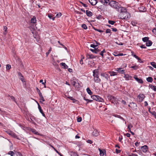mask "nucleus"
Returning a JSON list of instances; mask_svg holds the SVG:
<instances>
[{"mask_svg":"<svg viewBox=\"0 0 156 156\" xmlns=\"http://www.w3.org/2000/svg\"><path fill=\"white\" fill-rule=\"evenodd\" d=\"M115 151L116 153L118 154L121 152V150H118L117 149H115Z\"/></svg>","mask_w":156,"mask_h":156,"instance_id":"nucleus-61","label":"nucleus"},{"mask_svg":"<svg viewBox=\"0 0 156 156\" xmlns=\"http://www.w3.org/2000/svg\"><path fill=\"white\" fill-rule=\"evenodd\" d=\"M19 79L21 80V81L23 82H25L23 76H21L19 77Z\"/></svg>","mask_w":156,"mask_h":156,"instance_id":"nucleus-49","label":"nucleus"},{"mask_svg":"<svg viewBox=\"0 0 156 156\" xmlns=\"http://www.w3.org/2000/svg\"><path fill=\"white\" fill-rule=\"evenodd\" d=\"M83 99L84 100L87 101V104H88L89 102H92L93 101V100H89L88 99H86L85 97Z\"/></svg>","mask_w":156,"mask_h":156,"instance_id":"nucleus-36","label":"nucleus"},{"mask_svg":"<svg viewBox=\"0 0 156 156\" xmlns=\"http://www.w3.org/2000/svg\"><path fill=\"white\" fill-rule=\"evenodd\" d=\"M101 76L105 77L107 80H108L109 78V76L106 73H101Z\"/></svg>","mask_w":156,"mask_h":156,"instance_id":"nucleus-11","label":"nucleus"},{"mask_svg":"<svg viewBox=\"0 0 156 156\" xmlns=\"http://www.w3.org/2000/svg\"><path fill=\"white\" fill-rule=\"evenodd\" d=\"M134 78L135 79V80L138 82L139 83H143V80L141 79H139L136 76H135Z\"/></svg>","mask_w":156,"mask_h":156,"instance_id":"nucleus-15","label":"nucleus"},{"mask_svg":"<svg viewBox=\"0 0 156 156\" xmlns=\"http://www.w3.org/2000/svg\"><path fill=\"white\" fill-rule=\"evenodd\" d=\"M113 55L115 56H123L124 55V54L123 53H121L117 55H115V54H113Z\"/></svg>","mask_w":156,"mask_h":156,"instance_id":"nucleus-51","label":"nucleus"},{"mask_svg":"<svg viewBox=\"0 0 156 156\" xmlns=\"http://www.w3.org/2000/svg\"><path fill=\"white\" fill-rule=\"evenodd\" d=\"M100 2L105 5H109V3L110 2L109 0H100Z\"/></svg>","mask_w":156,"mask_h":156,"instance_id":"nucleus-12","label":"nucleus"},{"mask_svg":"<svg viewBox=\"0 0 156 156\" xmlns=\"http://www.w3.org/2000/svg\"><path fill=\"white\" fill-rule=\"evenodd\" d=\"M146 80L149 82H151L153 81V78L151 77H148L147 78Z\"/></svg>","mask_w":156,"mask_h":156,"instance_id":"nucleus-31","label":"nucleus"},{"mask_svg":"<svg viewBox=\"0 0 156 156\" xmlns=\"http://www.w3.org/2000/svg\"><path fill=\"white\" fill-rule=\"evenodd\" d=\"M116 71L120 73H124L125 70L123 69V68H117Z\"/></svg>","mask_w":156,"mask_h":156,"instance_id":"nucleus-14","label":"nucleus"},{"mask_svg":"<svg viewBox=\"0 0 156 156\" xmlns=\"http://www.w3.org/2000/svg\"><path fill=\"white\" fill-rule=\"evenodd\" d=\"M7 29V28L6 26H4L3 30L4 31V32H3V34L5 35L6 34Z\"/></svg>","mask_w":156,"mask_h":156,"instance_id":"nucleus-38","label":"nucleus"},{"mask_svg":"<svg viewBox=\"0 0 156 156\" xmlns=\"http://www.w3.org/2000/svg\"><path fill=\"white\" fill-rule=\"evenodd\" d=\"M92 134L94 136H97L99 135V132L96 129H95L93 132Z\"/></svg>","mask_w":156,"mask_h":156,"instance_id":"nucleus-22","label":"nucleus"},{"mask_svg":"<svg viewBox=\"0 0 156 156\" xmlns=\"http://www.w3.org/2000/svg\"><path fill=\"white\" fill-rule=\"evenodd\" d=\"M149 87L154 91H156V86L152 84L149 85Z\"/></svg>","mask_w":156,"mask_h":156,"instance_id":"nucleus-24","label":"nucleus"},{"mask_svg":"<svg viewBox=\"0 0 156 156\" xmlns=\"http://www.w3.org/2000/svg\"><path fill=\"white\" fill-rule=\"evenodd\" d=\"M97 46L98 45H94V44H91L90 45V47L93 48L95 49H96Z\"/></svg>","mask_w":156,"mask_h":156,"instance_id":"nucleus-50","label":"nucleus"},{"mask_svg":"<svg viewBox=\"0 0 156 156\" xmlns=\"http://www.w3.org/2000/svg\"><path fill=\"white\" fill-rule=\"evenodd\" d=\"M40 99L41 100V101H42V102H44L45 101V100H44L43 96H41V97H40Z\"/></svg>","mask_w":156,"mask_h":156,"instance_id":"nucleus-53","label":"nucleus"},{"mask_svg":"<svg viewBox=\"0 0 156 156\" xmlns=\"http://www.w3.org/2000/svg\"><path fill=\"white\" fill-rule=\"evenodd\" d=\"M69 153L71 156H79L77 152L71 151L69 152Z\"/></svg>","mask_w":156,"mask_h":156,"instance_id":"nucleus-13","label":"nucleus"},{"mask_svg":"<svg viewBox=\"0 0 156 156\" xmlns=\"http://www.w3.org/2000/svg\"><path fill=\"white\" fill-rule=\"evenodd\" d=\"M94 30H96V31H97L99 32H101H101H103V31H102V30H100V29H94Z\"/></svg>","mask_w":156,"mask_h":156,"instance_id":"nucleus-59","label":"nucleus"},{"mask_svg":"<svg viewBox=\"0 0 156 156\" xmlns=\"http://www.w3.org/2000/svg\"><path fill=\"white\" fill-rule=\"evenodd\" d=\"M69 98L73 101V102H74V103H75L76 101H77V100H76L74 98H73L72 97H70Z\"/></svg>","mask_w":156,"mask_h":156,"instance_id":"nucleus-56","label":"nucleus"},{"mask_svg":"<svg viewBox=\"0 0 156 156\" xmlns=\"http://www.w3.org/2000/svg\"><path fill=\"white\" fill-rule=\"evenodd\" d=\"M131 53H132V55L135 58H136L137 59L139 57L137 56L135 54H133V52H132Z\"/></svg>","mask_w":156,"mask_h":156,"instance_id":"nucleus-58","label":"nucleus"},{"mask_svg":"<svg viewBox=\"0 0 156 156\" xmlns=\"http://www.w3.org/2000/svg\"><path fill=\"white\" fill-rule=\"evenodd\" d=\"M87 93L90 95H91L92 94V92H91V90H90L89 88L88 87L87 88Z\"/></svg>","mask_w":156,"mask_h":156,"instance_id":"nucleus-32","label":"nucleus"},{"mask_svg":"<svg viewBox=\"0 0 156 156\" xmlns=\"http://www.w3.org/2000/svg\"><path fill=\"white\" fill-rule=\"evenodd\" d=\"M43 80L42 79H41L40 80L39 82L41 83L42 84L44 85V87L46 88V87L45 84L46 83V80H44V82H43Z\"/></svg>","mask_w":156,"mask_h":156,"instance_id":"nucleus-27","label":"nucleus"},{"mask_svg":"<svg viewBox=\"0 0 156 156\" xmlns=\"http://www.w3.org/2000/svg\"><path fill=\"white\" fill-rule=\"evenodd\" d=\"M86 56L88 59H92L95 58V57L91 54H87Z\"/></svg>","mask_w":156,"mask_h":156,"instance_id":"nucleus-21","label":"nucleus"},{"mask_svg":"<svg viewBox=\"0 0 156 156\" xmlns=\"http://www.w3.org/2000/svg\"><path fill=\"white\" fill-rule=\"evenodd\" d=\"M106 52V51L105 49H104L103 51L100 52L99 54L100 55L102 58L103 57V53Z\"/></svg>","mask_w":156,"mask_h":156,"instance_id":"nucleus-40","label":"nucleus"},{"mask_svg":"<svg viewBox=\"0 0 156 156\" xmlns=\"http://www.w3.org/2000/svg\"><path fill=\"white\" fill-rule=\"evenodd\" d=\"M109 73L110 74V76H113L117 75V73L116 72L114 71H111L109 72Z\"/></svg>","mask_w":156,"mask_h":156,"instance_id":"nucleus-26","label":"nucleus"},{"mask_svg":"<svg viewBox=\"0 0 156 156\" xmlns=\"http://www.w3.org/2000/svg\"><path fill=\"white\" fill-rule=\"evenodd\" d=\"M60 65L62 66H64V69H67L68 67L67 65L65 63L62 62L60 63Z\"/></svg>","mask_w":156,"mask_h":156,"instance_id":"nucleus-30","label":"nucleus"},{"mask_svg":"<svg viewBox=\"0 0 156 156\" xmlns=\"http://www.w3.org/2000/svg\"><path fill=\"white\" fill-rule=\"evenodd\" d=\"M90 50L93 52L95 54H98L100 51V50L98 49V48H96L95 49H90Z\"/></svg>","mask_w":156,"mask_h":156,"instance_id":"nucleus-16","label":"nucleus"},{"mask_svg":"<svg viewBox=\"0 0 156 156\" xmlns=\"http://www.w3.org/2000/svg\"><path fill=\"white\" fill-rule=\"evenodd\" d=\"M98 150L100 151V155L101 156H103L104 154V151L105 152V151L104 150L103 151L100 149L99 148Z\"/></svg>","mask_w":156,"mask_h":156,"instance_id":"nucleus-25","label":"nucleus"},{"mask_svg":"<svg viewBox=\"0 0 156 156\" xmlns=\"http://www.w3.org/2000/svg\"><path fill=\"white\" fill-rule=\"evenodd\" d=\"M137 59L138 60L139 62L141 63H142L143 62V61H142L141 60V59H140L139 57Z\"/></svg>","mask_w":156,"mask_h":156,"instance_id":"nucleus-62","label":"nucleus"},{"mask_svg":"<svg viewBox=\"0 0 156 156\" xmlns=\"http://www.w3.org/2000/svg\"><path fill=\"white\" fill-rule=\"evenodd\" d=\"M148 37H144L142 38L143 41L144 42H147L148 41Z\"/></svg>","mask_w":156,"mask_h":156,"instance_id":"nucleus-41","label":"nucleus"},{"mask_svg":"<svg viewBox=\"0 0 156 156\" xmlns=\"http://www.w3.org/2000/svg\"><path fill=\"white\" fill-rule=\"evenodd\" d=\"M114 116L115 117H116L119 118L120 119H122V120H123V121H124V119H123V118H122V117H121L120 115L115 114V115H114Z\"/></svg>","mask_w":156,"mask_h":156,"instance_id":"nucleus-37","label":"nucleus"},{"mask_svg":"<svg viewBox=\"0 0 156 156\" xmlns=\"http://www.w3.org/2000/svg\"><path fill=\"white\" fill-rule=\"evenodd\" d=\"M128 106L133 109H136L137 108L136 104L133 102L130 103V104Z\"/></svg>","mask_w":156,"mask_h":156,"instance_id":"nucleus-7","label":"nucleus"},{"mask_svg":"<svg viewBox=\"0 0 156 156\" xmlns=\"http://www.w3.org/2000/svg\"><path fill=\"white\" fill-rule=\"evenodd\" d=\"M11 68V66L10 65L7 64L6 66V69L7 70H9Z\"/></svg>","mask_w":156,"mask_h":156,"instance_id":"nucleus-43","label":"nucleus"},{"mask_svg":"<svg viewBox=\"0 0 156 156\" xmlns=\"http://www.w3.org/2000/svg\"><path fill=\"white\" fill-rule=\"evenodd\" d=\"M108 23L109 24H111L112 25H113L115 23V22L114 21L109 20H108Z\"/></svg>","mask_w":156,"mask_h":156,"instance_id":"nucleus-45","label":"nucleus"},{"mask_svg":"<svg viewBox=\"0 0 156 156\" xmlns=\"http://www.w3.org/2000/svg\"><path fill=\"white\" fill-rule=\"evenodd\" d=\"M130 15L129 13L126 10L125 12L122 13H119L118 17L121 19L127 20L129 19L130 17Z\"/></svg>","mask_w":156,"mask_h":156,"instance_id":"nucleus-1","label":"nucleus"},{"mask_svg":"<svg viewBox=\"0 0 156 156\" xmlns=\"http://www.w3.org/2000/svg\"><path fill=\"white\" fill-rule=\"evenodd\" d=\"M86 14L89 17H91L93 15L92 13L90 11L88 10L86 11Z\"/></svg>","mask_w":156,"mask_h":156,"instance_id":"nucleus-23","label":"nucleus"},{"mask_svg":"<svg viewBox=\"0 0 156 156\" xmlns=\"http://www.w3.org/2000/svg\"><path fill=\"white\" fill-rule=\"evenodd\" d=\"M48 16L50 18L52 19L53 20H54L55 18H53L52 16L50 14H48Z\"/></svg>","mask_w":156,"mask_h":156,"instance_id":"nucleus-57","label":"nucleus"},{"mask_svg":"<svg viewBox=\"0 0 156 156\" xmlns=\"http://www.w3.org/2000/svg\"><path fill=\"white\" fill-rule=\"evenodd\" d=\"M17 74L19 77L21 76H23L22 75L21 73L20 72H17Z\"/></svg>","mask_w":156,"mask_h":156,"instance_id":"nucleus-64","label":"nucleus"},{"mask_svg":"<svg viewBox=\"0 0 156 156\" xmlns=\"http://www.w3.org/2000/svg\"><path fill=\"white\" fill-rule=\"evenodd\" d=\"M93 76L94 80L95 82L100 83L101 82V80L99 78V73L96 70L93 71Z\"/></svg>","mask_w":156,"mask_h":156,"instance_id":"nucleus-2","label":"nucleus"},{"mask_svg":"<svg viewBox=\"0 0 156 156\" xmlns=\"http://www.w3.org/2000/svg\"><path fill=\"white\" fill-rule=\"evenodd\" d=\"M152 32L154 34L156 35V28L153 29Z\"/></svg>","mask_w":156,"mask_h":156,"instance_id":"nucleus-60","label":"nucleus"},{"mask_svg":"<svg viewBox=\"0 0 156 156\" xmlns=\"http://www.w3.org/2000/svg\"><path fill=\"white\" fill-rule=\"evenodd\" d=\"M31 22L33 23H34L36 22V20L35 17L33 16V17L31 19Z\"/></svg>","mask_w":156,"mask_h":156,"instance_id":"nucleus-29","label":"nucleus"},{"mask_svg":"<svg viewBox=\"0 0 156 156\" xmlns=\"http://www.w3.org/2000/svg\"><path fill=\"white\" fill-rule=\"evenodd\" d=\"M8 134L9 135L11 136L14 138L18 139V136L16 135V134L12 131H9L7 132Z\"/></svg>","mask_w":156,"mask_h":156,"instance_id":"nucleus-9","label":"nucleus"},{"mask_svg":"<svg viewBox=\"0 0 156 156\" xmlns=\"http://www.w3.org/2000/svg\"><path fill=\"white\" fill-rule=\"evenodd\" d=\"M38 108L40 112L42 114V115L44 117H45V115L44 113L43 112V110L41 109V107L40 105L38 103Z\"/></svg>","mask_w":156,"mask_h":156,"instance_id":"nucleus-19","label":"nucleus"},{"mask_svg":"<svg viewBox=\"0 0 156 156\" xmlns=\"http://www.w3.org/2000/svg\"><path fill=\"white\" fill-rule=\"evenodd\" d=\"M111 31L110 29H108L106 30V33H110L111 32Z\"/></svg>","mask_w":156,"mask_h":156,"instance_id":"nucleus-63","label":"nucleus"},{"mask_svg":"<svg viewBox=\"0 0 156 156\" xmlns=\"http://www.w3.org/2000/svg\"><path fill=\"white\" fill-rule=\"evenodd\" d=\"M138 66H132L130 67V68H133L134 70H136L138 69Z\"/></svg>","mask_w":156,"mask_h":156,"instance_id":"nucleus-44","label":"nucleus"},{"mask_svg":"<svg viewBox=\"0 0 156 156\" xmlns=\"http://www.w3.org/2000/svg\"><path fill=\"white\" fill-rule=\"evenodd\" d=\"M62 13L61 12H59L56 15V17H59L62 16Z\"/></svg>","mask_w":156,"mask_h":156,"instance_id":"nucleus-52","label":"nucleus"},{"mask_svg":"<svg viewBox=\"0 0 156 156\" xmlns=\"http://www.w3.org/2000/svg\"><path fill=\"white\" fill-rule=\"evenodd\" d=\"M84 57L83 56H81V60L80 61V63L81 65L83 64V59H84Z\"/></svg>","mask_w":156,"mask_h":156,"instance_id":"nucleus-39","label":"nucleus"},{"mask_svg":"<svg viewBox=\"0 0 156 156\" xmlns=\"http://www.w3.org/2000/svg\"><path fill=\"white\" fill-rule=\"evenodd\" d=\"M88 1L91 5H96L97 3V2L96 0H88Z\"/></svg>","mask_w":156,"mask_h":156,"instance_id":"nucleus-20","label":"nucleus"},{"mask_svg":"<svg viewBox=\"0 0 156 156\" xmlns=\"http://www.w3.org/2000/svg\"><path fill=\"white\" fill-rule=\"evenodd\" d=\"M91 97L93 99L97 101L102 102L104 101L103 99L98 95H93L91 96Z\"/></svg>","mask_w":156,"mask_h":156,"instance_id":"nucleus-5","label":"nucleus"},{"mask_svg":"<svg viewBox=\"0 0 156 156\" xmlns=\"http://www.w3.org/2000/svg\"><path fill=\"white\" fill-rule=\"evenodd\" d=\"M82 27L84 29H87V26L85 24H83L82 25Z\"/></svg>","mask_w":156,"mask_h":156,"instance_id":"nucleus-46","label":"nucleus"},{"mask_svg":"<svg viewBox=\"0 0 156 156\" xmlns=\"http://www.w3.org/2000/svg\"><path fill=\"white\" fill-rule=\"evenodd\" d=\"M109 5L116 10L120 4L118 2L115 1H111L109 3Z\"/></svg>","mask_w":156,"mask_h":156,"instance_id":"nucleus-3","label":"nucleus"},{"mask_svg":"<svg viewBox=\"0 0 156 156\" xmlns=\"http://www.w3.org/2000/svg\"><path fill=\"white\" fill-rule=\"evenodd\" d=\"M139 101L140 102H142L145 96L143 94H140L138 96Z\"/></svg>","mask_w":156,"mask_h":156,"instance_id":"nucleus-10","label":"nucleus"},{"mask_svg":"<svg viewBox=\"0 0 156 156\" xmlns=\"http://www.w3.org/2000/svg\"><path fill=\"white\" fill-rule=\"evenodd\" d=\"M151 64L154 68H156V64L155 62H153L151 63Z\"/></svg>","mask_w":156,"mask_h":156,"instance_id":"nucleus-42","label":"nucleus"},{"mask_svg":"<svg viewBox=\"0 0 156 156\" xmlns=\"http://www.w3.org/2000/svg\"><path fill=\"white\" fill-rule=\"evenodd\" d=\"M133 127V126L132 125L131 123H129L127 126V128L128 129H131V128H132Z\"/></svg>","mask_w":156,"mask_h":156,"instance_id":"nucleus-48","label":"nucleus"},{"mask_svg":"<svg viewBox=\"0 0 156 156\" xmlns=\"http://www.w3.org/2000/svg\"><path fill=\"white\" fill-rule=\"evenodd\" d=\"M152 42L151 41L149 40L146 43V46L148 47L150 46L151 45Z\"/></svg>","mask_w":156,"mask_h":156,"instance_id":"nucleus-28","label":"nucleus"},{"mask_svg":"<svg viewBox=\"0 0 156 156\" xmlns=\"http://www.w3.org/2000/svg\"><path fill=\"white\" fill-rule=\"evenodd\" d=\"M76 79L74 77H73L71 80V84L74 87H77L78 86V83L76 82Z\"/></svg>","mask_w":156,"mask_h":156,"instance_id":"nucleus-6","label":"nucleus"},{"mask_svg":"<svg viewBox=\"0 0 156 156\" xmlns=\"http://www.w3.org/2000/svg\"><path fill=\"white\" fill-rule=\"evenodd\" d=\"M148 149V147L146 145L142 146L141 147V151L144 153H146L147 152Z\"/></svg>","mask_w":156,"mask_h":156,"instance_id":"nucleus-8","label":"nucleus"},{"mask_svg":"<svg viewBox=\"0 0 156 156\" xmlns=\"http://www.w3.org/2000/svg\"><path fill=\"white\" fill-rule=\"evenodd\" d=\"M82 119L81 117H79L77 119V121L78 122H80L82 121Z\"/></svg>","mask_w":156,"mask_h":156,"instance_id":"nucleus-54","label":"nucleus"},{"mask_svg":"<svg viewBox=\"0 0 156 156\" xmlns=\"http://www.w3.org/2000/svg\"><path fill=\"white\" fill-rule=\"evenodd\" d=\"M137 24V22L136 20L132 21H131V24L133 26H136Z\"/></svg>","mask_w":156,"mask_h":156,"instance_id":"nucleus-35","label":"nucleus"},{"mask_svg":"<svg viewBox=\"0 0 156 156\" xmlns=\"http://www.w3.org/2000/svg\"><path fill=\"white\" fill-rule=\"evenodd\" d=\"M150 112L154 116H156V112H155L150 111Z\"/></svg>","mask_w":156,"mask_h":156,"instance_id":"nucleus-55","label":"nucleus"},{"mask_svg":"<svg viewBox=\"0 0 156 156\" xmlns=\"http://www.w3.org/2000/svg\"><path fill=\"white\" fill-rule=\"evenodd\" d=\"M124 77L125 79V80H131V76L127 74H124Z\"/></svg>","mask_w":156,"mask_h":156,"instance_id":"nucleus-17","label":"nucleus"},{"mask_svg":"<svg viewBox=\"0 0 156 156\" xmlns=\"http://www.w3.org/2000/svg\"><path fill=\"white\" fill-rule=\"evenodd\" d=\"M116 10L119 12L120 13H122L125 12L127 10V9L126 8L122 7L120 5H119Z\"/></svg>","mask_w":156,"mask_h":156,"instance_id":"nucleus-4","label":"nucleus"},{"mask_svg":"<svg viewBox=\"0 0 156 156\" xmlns=\"http://www.w3.org/2000/svg\"><path fill=\"white\" fill-rule=\"evenodd\" d=\"M7 154L10 155L11 156H13L15 155V154L13 151H10Z\"/></svg>","mask_w":156,"mask_h":156,"instance_id":"nucleus-34","label":"nucleus"},{"mask_svg":"<svg viewBox=\"0 0 156 156\" xmlns=\"http://www.w3.org/2000/svg\"><path fill=\"white\" fill-rule=\"evenodd\" d=\"M139 10L142 12H145L147 9L144 6H140L138 8Z\"/></svg>","mask_w":156,"mask_h":156,"instance_id":"nucleus-18","label":"nucleus"},{"mask_svg":"<svg viewBox=\"0 0 156 156\" xmlns=\"http://www.w3.org/2000/svg\"><path fill=\"white\" fill-rule=\"evenodd\" d=\"M51 48H50L48 50V52H47L46 53V55H47V56H48V55L49 54V53L51 52Z\"/></svg>","mask_w":156,"mask_h":156,"instance_id":"nucleus-47","label":"nucleus"},{"mask_svg":"<svg viewBox=\"0 0 156 156\" xmlns=\"http://www.w3.org/2000/svg\"><path fill=\"white\" fill-rule=\"evenodd\" d=\"M31 132L34 133L36 135H39L38 133L34 129H31Z\"/></svg>","mask_w":156,"mask_h":156,"instance_id":"nucleus-33","label":"nucleus"}]
</instances>
